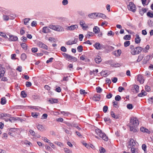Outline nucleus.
<instances>
[{
  "label": "nucleus",
  "instance_id": "1",
  "mask_svg": "<svg viewBox=\"0 0 153 153\" xmlns=\"http://www.w3.org/2000/svg\"><path fill=\"white\" fill-rule=\"evenodd\" d=\"M139 124V121L136 117H131L130 120V123L129 124L130 131L133 132L137 131L138 129L137 127Z\"/></svg>",
  "mask_w": 153,
  "mask_h": 153
},
{
  "label": "nucleus",
  "instance_id": "2",
  "mask_svg": "<svg viewBox=\"0 0 153 153\" xmlns=\"http://www.w3.org/2000/svg\"><path fill=\"white\" fill-rule=\"evenodd\" d=\"M130 49L131 53L132 55L139 54L141 52L143 49L140 47H134V46L132 45H131L130 46Z\"/></svg>",
  "mask_w": 153,
  "mask_h": 153
},
{
  "label": "nucleus",
  "instance_id": "3",
  "mask_svg": "<svg viewBox=\"0 0 153 153\" xmlns=\"http://www.w3.org/2000/svg\"><path fill=\"white\" fill-rule=\"evenodd\" d=\"M95 132L96 134L99 136L100 137L102 138L103 140L105 141L108 140V137L106 136L104 133L102 132L101 130L99 128L96 129L95 130Z\"/></svg>",
  "mask_w": 153,
  "mask_h": 153
},
{
  "label": "nucleus",
  "instance_id": "4",
  "mask_svg": "<svg viewBox=\"0 0 153 153\" xmlns=\"http://www.w3.org/2000/svg\"><path fill=\"white\" fill-rule=\"evenodd\" d=\"M4 115L3 116V119L6 121H9L11 122H12L13 121H15L17 120V119L15 117H11L10 114H7L3 113Z\"/></svg>",
  "mask_w": 153,
  "mask_h": 153
},
{
  "label": "nucleus",
  "instance_id": "5",
  "mask_svg": "<svg viewBox=\"0 0 153 153\" xmlns=\"http://www.w3.org/2000/svg\"><path fill=\"white\" fill-rule=\"evenodd\" d=\"M49 27L51 29L58 32H62L64 30V28L59 25H49Z\"/></svg>",
  "mask_w": 153,
  "mask_h": 153
},
{
  "label": "nucleus",
  "instance_id": "6",
  "mask_svg": "<svg viewBox=\"0 0 153 153\" xmlns=\"http://www.w3.org/2000/svg\"><path fill=\"white\" fill-rule=\"evenodd\" d=\"M128 147L130 148L137 145V142L134 139L130 138L128 142Z\"/></svg>",
  "mask_w": 153,
  "mask_h": 153
},
{
  "label": "nucleus",
  "instance_id": "7",
  "mask_svg": "<svg viewBox=\"0 0 153 153\" xmlns=\"http://www.w3.org/2000/svg\"><path fill=\"white\" fill-rule=\"evenodd\" d=\"M128 8L129 10L133 12H134L136 11L135 6L134 4L131 2H130L128 5Z\"/></svg>",
  "mask_w": 153,
  "mask_h": 153
},
{
  "label": "nucleus",
  "instance_id": "8",
  "mask_svg": "<svg viewBox=\"0 0 153 153\" xmlns=\"http://www.w3.org/2000/svg\"><path fill=\"white\" fill-rule=\"evenodd\" d=\"M93 46L97 50H100L103 48V45L102 44H100L99 42H96Z\"/></svg>",
  "mask_w": 153,
  "mask_h": 153
},
{
  "label": "nucleus",
  "instance_id": "9",
  "mask_svg": "<svg viewBox=\"0 0 153 153\" xmlns=\"http://www.w3.org/2000/svg\"><path fill=\"white\" fill-rule=\"evenodd\" d=\"M38 45L39 47L46 50H48V46L41 42H38Z\"/></svg>",
  "mask_w": 153,
  "mask_h": 153
},
{
  "label": "nucleus",
  "instance_id": "10",
  "mask_svg": "<svg viewBox=\"0 0 153 153\" xmlns=\"http://www.w3.org/2000/svg\"><path fill=\"white\" fill-rule=\"evenodd\" d=\"M18 40V38L16 36L13 35H9V40L11 41H16Z\"/></svg>",
  "mask_w": 153,
  "mask_h": 153
},
{
  "label": "nucleus",
  "instance_id": "11",
  "mask_svg": "<svg viewBox=\"0 0 153 153\" xmlns=\"http://www.w3.org/2000/svg\"><path fill=\"white\" fill-rule=\"evenodd\" d=\"M50 28L48 27L45 26L42 28V32L43 33H47L51 32V30L49 29Z\"/></svg>",
  "mask_w": 153,
  "mask_h": 153
},
{
  "label": "nucleus",
  "instance_id": "12",
  "mask_svg": "<svg viewBox=\"0 0 153 153\" xmlns=\"http://www.w3.org/2000/svg\"><path fill=\"white\" fill-rule=\"evenodd\" d=\"M137 80L138 81H139L141 84H143L144 82L143 78L141 75H137Z\"/></svg>",
  "mask_w": 153,
  "mask_h": 153
},
{
  "label": "nucleus",
  "instance_id": "13",
  "mask_svg": "<svg viewBox=\"0 0 153 153\" xmlns=\"http://www.w3.org/2000/svg\"><path fill=\"white\" fill-rule=\"evenodd\" d=\"M109 63L110 65L112 67H120V64L118 63H116L112 61H109Z\"/></svg>",
  "mask_w": 153,
  "mask_h": 153
},
{
  "label": "nucleus",
  "instance_id": "14",
  "mask_svg": "<svg viewBox=\"0 0 153 153\" xmlns=\"http://www.w3.org/2000/svg\"><path fill=\"white\" fill-rule=\"evenodd\" d=\"M5 72V68L2 67V65H0V78L3 76Z\"/></svg>",
  "mask_w": 153,
  "mask_h": 153
},
{
  "label": "nucleus",
  "instance_id": "15",
  "mask_svg": "<svg viewBox=\"0 0 153 153\" xmlns=\"http://www.w3.org/2000/svg\"><path fill=\"white\" fill-rule=\"evenodd\" d=\"M77 39L75 38L74 39V40H70L68 41L66 43V44L68 45H72L73 44H76L77 42Z\"/></svg>",
  "mask_w": 153,
  "mask_h": 153
},
{
  "label": "nucleus",
  "instance_id": "16",
  "mask_svg": "<svg viewBox=\"0 0 153 153\" xmlns=\"http://www.w3.org/2000/svg\"><path fill=\"white\" fill-rule=\"evenodd\" d=\"M100 95L99 94H95L93 97L92 99L94 100L97 101H99L100 99Z\"/></svg>",
  "mask_w": 153,
  "mask_h": 153
},
{
  "label": "nucleus",
  "instance_id": "17",
  "mask_svg": "<svg viewBox=\"0 0 153 153\" xmlns=\"http://www.w3.org/2000/svg\"><path fill=\"white\" fill-rule=\"evenodd\" d=\"M11 15L9 16L3 15V18L4 21H8L9 19H13L15 18V17H12V18H11Z\"/></svg>",
  "mask_w": 153,
  "mask_h": 153
},
{
  "label": "nucleus",
  "instance_id": "18",
  "mask_svg": "<svg viewBox=\"0 0 153 153\" xmlns=\"http://www.w3.org/2000/svg\"><path fill=\"white\" fill-rule=\"evenodd\" d=\"M131 151L132 153H139V151L137 148L132 147L131 148Z\"/></svg>",
  "mask_w": 153,
  "mask_h": 153
},
{
  "label": "nucleus",
  "instance_id": "19",
  "mask_svg": "<svg viewBox=\"0 0 153 153\" xmlns=\"http://www.w3.org/2000/svg\"><path fill=\"white\" fill-rule=\"evenodd\" d=\"M141 39L139 36L138 34L136 35V38L135 39V42L136 44L140 43L141 41Z\"/></svg>",
  "mask_w": 153,
  "mask_h": 153
},
{
  "label": "nucleus",
  "instance_id": "20",
  "mask_svg": "<svg viewBox=\"0 0 153 153\" xmlns=\"http://www.w3.org/2000/svg\"><path fill=\"white\" fill-rule=\"evenodd\" d=\"M62 55L67 60L69 61L71 56L68 54L64 53H62Z\"/></svg>",
  "mask_w": 153,
  "mask_h": 153
},
{
  "label": "nucleus",
  "instance_id": "21",
  "mask_svg": "<svg viewBox=\"0 0 153 153\" xmlns=\"http://www.w3.org/2000/svg\"><path fill=\"white\" fill-rule=\"evenodd\" d=\"M78 26L76 25H72L68 27V29L69 30H73L76 28H78Z\"/></svg>",
  "mask_w": 153,
  "mask_h": 153
},
{
  "label": "nucleus",
  "instance_id": "22",
  "mask_svg": "<svg viewBox=\"0 0 153 153\" xmlns=\"http://www.w3.org/2000/svg\"><path fill=\"white\" fill-rule=\"evenodd\" d=\"M140 130L143 132H146L148 133H150V131L148 129L144 127H141L140 128Z\"/></svg>",
  "mask_w": 153,
  "mask_h": 153
},
{
  "label": "nucleus",
  "instance_id": "23",
  "mask_svg": "<svg viewBox=\"0 0 153 153\" xmlns=\"http://www.w3.org/2000/svg\"><path fill=\"white\" fill-rule=\"evenodd\" d=\"M113 54H114L116 56H119L121 53V50L120 49L118 50L117 51H115L113 52Z\"/></svg>",
  "mask_w": 153,
  "mask_h": 153
},
{
  "label": "nucleus",
  "instance_id": "24",
  "mask_svg": "<svg viewBox=\"0 0 153 153\" xmlns=\"http://www.w3.org/2000/svg\"><path fill=\"white\" fill-rule=\"evenodd\" d=\"M36 127L40 131H43L44 129L43 126L40 124H36Z\"/></svg>",
  "mask_w": 153,
  "mask_h": 153
},
{
  "label": "nucleus",
  "instance_id": "25",
  "mask_svg": "<svg viewBox=\"0 0 153 153\" xmlns=\"http://www.w3.org/2000/svg\"><path fill=\"white\" fill-rule=\"evenodd\" d=\"M146 92L144 90H142L141 92L138 94V96L139 97H142L143 96H146Z\"/></svg>",
  "mask_w": 153,
  "mask_h": 153
},
{
  "label": "nucleus",
  "instance_id": "26",
  "mask_svg": "<svg viewBox=\"0 0 153 153\" xmlns=\"http://www.w3.org/2000/svg\"><path fill=\"white\" fill-rule=\"evenodd\" d=\"M20 45L22 48L25 50H26L27 49V45L25 43H21Z\"/></svg>",
  "mask_w": 153,
  "mask_h": 153
},
{
  "label": "nucleus",
  "instance_id": "27",
  "mask_svg": "<svg viewBox=\"0 0 153 153\" xmlns=\"http://www.w3.org/2000/svg\"><path fill=\"white\" fill-rule=\"evenodd\" d=\"M96 16L97 17H99L103 19H104L106 17L105 15L100 13H96Z\"/></svg>",
  "mask_w": 153,
  "mask_h": 153
},
{
  "label": "nucleus",
  "instance_id": "28",
  "mask_svg": "<svg viewBox=\"0 0 153 153\" xmlns=\"http://www.w3.org/2000/svg\"><path fill=\"white\" fill-rule=\"evenodd\" d=\"M100 31L99 28L97 26H95L93 28V31L95 33H98Z\"/></svg>",
  "mask_w": 153,
  "mask_h": 153
},
{
  "label": "nucleus",
  "instance_id": "29",
  "mask_svg": "<svg viewBox=\"0 0 153 153\" xmlns=\"http://www.w3.org/2000/svg\"><path fill=\"white\" fill-rule=\"evenodd\" d=\"M95 61L97 63H99L102 61L101 57L100 56H98V57L95 58Z\"/></svg>",
  "mask_w": 153,
  "mask_h": 153
},
{
  "label": "nucleus",
  "instance_id": "30",
  "mask_svg": "<svg viewBox=\"0 0 153 153\" xmlns=\"http://www.w3.org/2000/svg\"><path fill=\"white\" fill-rule=\"evenodd\" d=\"M49 102L51 103H57L58 102V100L56 99L52 98L49 100Z\"/></svg>",
  "mask_w": 153,
  "mask_h": 153
},
{
  "label": "nucleus",
  "instance_id": "31",
  "mask_svg": "<svg viewBox=\"0 0 153 153\" xmlns=\"http://www.w3.org/2000/svg\"><path fill=\"white\" fill-rule=\"evenodd\" d=\"M147 16L149 17L153 18V12L151 11H149L147 13Z\"/></svg>",
  "mask_w": 153,
  "mask_h": 153
},
{
  "label": "nucleus",
  "instance_id": "32",
  "mask_svg": "<svg viewBox=\"0 0 153 153\" xmlns=\"http://www.w3.org/2000/svg\"><path fill=\"white\" fill-rule=\"evenodd\" d=\"M89 17L91 18H95L97 17L96 13H93L89 14L88 15Z\"/></svg>",
  "mask_w": 153,
  "mask_h": 153
},
{
  "label": "nucleus",
  "instance_id": "33",
  "mask_svg": "<svg viewBox=\"0 0 153 153\" xmlns=\"http://www.w3.org/2000/svg\"><path fill=\"white\" fill-rule=\"evenodd\" d=\"M98 72V69H96L95 70H93V71H90V74L91 75L94 74V75H96L97 73Z\"/></svg>",
  "mask_w": 153,
  "mask_h": 153
},
{
  "label": "nucleus",
  "instance_id": "34",
  "mask_svg": "<svg viewBox=\"0 0 153 153\" xmlns=\"http://www.w3.org/2000/svg\"><path fill=\"white\" fill-rule=\"evenodd\" d=\"M94 35L93 33L91 32H88L86 35V37L89 38L90 36H93Z\"/></svg>",
  "mask_w": 153,
  "mask_h": 153
},
{
  "label": "nucleus",
  "instance_id": "35",
  "mask_svg": "<svg viewBox=\"0 0 153 153\" xmlns=\"http://www.w3.org/2000/svg\"><path fill=\"white\" fill-rule=\"evenodd\" d=\"M63 150L65 153H72V150L67 148H64Z\"/></svg>",
  "mask_w": 153,
  "mask_h": 153
},
{
  "label": "nucleus",
  "instance_id": "36",
  "mask_svg": "<svg viewBox=\"0 0 153 153\" xmlns=\"http://www.w3.org/2000/svg\"><path fill=\"white\" fill-rule=\"evenodd\" d=\"M143 55L140 54L138 56V59L137 60V62H140L143 58Z\"/></svg>",
  "mask_w": 153,
  "mask_h": 153
},
{
  "label": "nucleus",
  "instance_id": "37",
  "mask_svg": "<svg viewBox=\"0 0 153 153\" xmlns=\"http://www.w3.org/2000/svg\"><path fill=\"white\" fill-rule=\"evenodd\" d=\"M27 58L26 55L25 53H22L21 56V58L23 61H24Z\"/></svg>",
  "mask_w": 153,
  "mask_h": 153
},
{
  "label": "nucleus",
  "instance_id": "38",
  "mask_svg": "<svg viewBox=\"0 0 153 153\" xmlns=\"http://www.w3.org/2000/svg\"><path fill=\"white\" fill-rule=\"evenodd\" d=\"M111 114L112 117L116 119H117L118 118V116L117 115H115L113 111H111Z\"/></svg>",
  "mask_w": 153,
  "mask_h": 153
},
{
  "label": "nucleus",
  "instance_id": "39",
  "mask_svg": "<svg viewBox=\"0 0 153 153\" xmlns=\"http://www.w3.org/2000/svg\"><path fill=\"white\" fill-rule=\"evenodd\" d=\"M6 102V100L5 97H3L1 99V103L2 105H4L5 104Z\"/></svg>",
  "mask_w": 153,
  "mask_h": 153
},
{
  "label": "nucleus",
  "instance_id": "40",
  "mask_svg": "<svg viewBox=\"0 0 153 153\" xmlns=\"http://www.w3.org/2000/svg\"><path fill=\"white\" fill-rule=\"evenodd\" d=\"M60 113L61 114H63V115L65 117L68 116L70 114L69 112L67 111L65 112L64 111H60Z\"/></svg>",
  "mask_w": 153,
  "mask_h": 153
},
{
  "label": "nucleus",
  "instance_id": "41",
  "mask_svg": "<svg viewBox=\"0 0 153 153\" xmlns=\"http://www.w3.org/2000/svg\"><path fill=\"white\" fill-rule=\"evenodd\" d=\"M39 114L38 113L32 112L31 113V115L33 117L36 118L37 117Z\"/></svg>",
  "mask_w": 153,
  "mask_h": 153
},
{
  "label": "nucleus",
  "instance_id": "42",
  "mask_svg": "<svg viewBox=\"0 0 153 153\" xmlns=\"http://www.w3.org/2000/svg\"><path fill=\"white\" fill-rule=\"evenodd\" d=\"M131 37V35H126L124 36L123 39L125 40H129L130 39Z\"/></svg>",
  "mask_w": 153,
  "mask_h": 153
},
{
  "label": "nucleus",
  "instance_id": "43",
  "mask_svg": "<svg viewBox=\"0 0 153 153\" xmlns=\"http://www.w3.org/2000/svg\"><path fill=\"white\" fill-rule=\"evenodd\" d=\"M96 90L97 92L99 93H101L102 91V89L99 86L96 88Z\"/></svg>",
  "mask_w": 153,
  "mask_h": 153
},
{
  "label": "nucleus",
  "instance_id": "44",
  "mask_svg": "<svg viewBox=\"0 0 153 153\" xmlns=\"http://www.w3.org/2000/svg\"><path fill=\"white\" fill-rule=\"evenodd\" d=\"M77 60V59L76 58L71 56L70 60L69 61H71V62H75Z\"/></svg>",
  "mask_w": 153,
  "mask_h": 153
},
{
  "label": "nucleus",
  "instance_id": "45",
  "mask_svg": "<svg viewBox=\"0 0 153 153\" xmlns=\"http://www.w3.org/2000/svg\"><path fill=\"white\" fill-rule=\"evenodd\" d=\"M87 92H85V91L83 89H80V94L82 95H85V94H88Z\"/></svg>",
  "mask_w": 153,
  "mask_h": 153
},
{
  "label": "nucleus",
  "instance_id": "46",
  "mask_svg": "<svg viewBox=\"0 0 153 153\" xmlns=\"http://www.w3.org/2000/svg\"><path fill=\"white\" fill-rule=\"evenodd\" d=\"M142 149L144 150L145 153H146V146L145 144H143L142 146Z\"/></svg>",
  "mask_w": 153,
  "mask_h": 153
},
{
  "label": "nucleus",
  "instance_id": "47",
  "mask_svg": "<svg viewBox=\"0 0 153 153\" xmlns=\"http://www.w3.org/2000/svg\"><path fill=\"white\" fill-rule=\"evenodd\" d=\"M26 107H28L32 109H35L36 111L38 110L39 109V108L36 106H26Z\"/></svg>",
  "mask_w": 153,
  "mask_h": 153
},
{
  "label": "nucleus",
  "instance_id": "48",
  "mask_svg": "<svg viewBox=\"0 0 153 153\" xmlns=\"http://www.w3.org/2000/svg\"><path fill=\"white\" fill-rule=\"evenodd\" d=\"M54 143L57 145L58 146L62 147L63 146V144L60 142L56 141L54 142Z\"/></svg>",
  "mask_w": 153,
  "mask_h": 153
},
{
  "label": "nucleus",
  "instance_id": "49",
  "mask_svg": "<svg viewBox=\"0 0 153 153\" xmlns=\"http://www.w3.org/2000/svg\"><path fill=\"white\" fill-rule=\"evenodd\" d=\"M130 42L129 41H126L124 43V46L125 47H127L129 45Z\"/></svg>",
  "mask_w": 153,
  "mask_h": 153
},
{
  "label": "nucleus",
  "instance_id": "50",
  "mask_svg": "<svg viewBox=\"0 0 153 153\" xmlns=\"http://www.w3.org/2000/svg\"><path fill=\"white\" fill-rule=\"evenodd\" d=\"M21 94L22 97H23L25 98L27 96V94L24 91H22Z\"/></svg>",
  "mask_w": 153,
  "mask_h": 153
},
{
  "label": "nucleus",
  "instance_id": "51",
  "mask_svg": "<svg viewBox=\"0 0 153 153\" xmlns=\"http://www.w3.org/2000/svg\"><path fill=\"white\" fill-rule=\"evenodd\" d=\"M77 50L79 52H81L83 50V47L81 45L79 46L77 48Z\"/></svg>",
  "mask_w": 153,
  "mask_h": 153
},
{
  "label": "nucleus",
  "instance_id": "52",
  "mask_svg": "<svg viewBox=\"0 0 153 153\" xmlns=\"http://www.w3.org/2000/svg\"><path fill=\"white\" fill-rule=\"evenodd\" d=\"M42 139L43 141H45V142H46V143H49L50 142V141L49 140L47 139V138L46 137H42Z\"/></svg>",
  "mask_w": 153,
  "mask_h": 153
},
{
  "label": "nucleus",
  "instance_id": "53",
  "mask_svg": "<svg viewBox=\"0 0 153 153\" xmlns=\"http://www.w3.org/2000/svg\"><path fill=\"white\" fill-rule=\"evenodd\" d=\"M64 123L66 124L67 126L69 127V129H71L72 127V124H71L70 123L67 122H64Z\"/></svg>",
  "mask_w": 153,
  "mask_h": 153
},
{
  "label": "nucleus",
  "instance_id": "54",
  "mask_svg": "<svg viewBox=\"0 0 153 153\" xmlns=\"http://www.w3.org/2000/svg\"><path fill=\"white\" fill-rule=\"evenodd\" d=\"M134 88L136 92L138 93L139 92V86L137 85H135L134 86Z\"/></svg>",
  "mask_w": 153,
  "mask_h": 153
},
{
  "label": "nucleus",
  "instance_id": "55",
  "mask_svg": "<svg viewBox=\"0 0 153 153\" xmlns=\"http://www.w3.org/2000/svg\"><path fill=\"white\" fill-rule=\"evenodd\" d=\"M121 99L120 96L119 95H117L115 98V99L116 101H119Z\"/></svg>",
  "mask_w": 153,
  "mask_h": 153
},
{
  "label": "nucleus",
  "instance_id": "56",
  "mask_svg": "<svg viewBox=\"0 0 153 153\" xmlns=\"http://www.w3.org/2000/svg\"><path fill=\"white\" fill-rule=\"evenodd\" d=\"M61 50L64 52L67 51V50L66 48L64 46H62L60 48Z\"/></svg>",
  "mask_w": 153,
  "mask_h": 153
},
{
  "label": "nucleus",
  "instance_id": "57",
  "mask_svg": "<svg viewBox=\"0 0 153 153\" xmlns=\"http://www.w3.org/2000/svg\"><path fill=\"white\" fill-rule=\"evenodd\" d=\"M30 19L28 18H26L24 19V24L25 25H27V23L29 22Z\"/></svg>",
  "mask_w": 153,
  "mask_h": 153
},
{
  "label": "nucleus",
  "instance_id": "58",
  "mask_svg": "<svg viewBox=\"0 0 153 153\" xmlns=\"http://www.w3.org/2000/svg\"><path fill=\"white\" fill-rule=\"evenodd\" d=\"M149 45H147L146 46V47L145 48H144L143 49V51H144V52H145V53L147 52V51L146 50H149Z\"/></svg>",
  "mask_w": 153,
  "mask_h": 153
},
{
  "label": "nucleus",
  "instance_id": "59",
  "mask_svg": "<svg viewBox=\"0 0 153 153\" xmlns=\"http://www.w3.org/2000/svg\"><path fill=\"white\" fill-rule=\"evenodd\" d=\"M112 103L114 107L116 108H117V102L116 101H113Z\"/></svg>",
  "mask_w": 153,
  "mask_h": 153
},
{
  "label": "nucleus",
  "instance_id": "60",
  "mask_svg": "<svg viewBox=\"0 0 153 153\" xmlns=\"http://www.w3.org/2000/svg\"><path fill=\"white\" fill-rule=\"evenodd\" d=\"M100 153H105V149L101 147L100 149Z\"/></svg>",
  "mask_w": 153,
  "mask_h": 153
},
{
  "label": "nucleus",
  "instance_id": "61",
  "mask_svg": "<svg viewBox=\"0 0 153 153\" xmlns=\"http://www.w3.org/2000/svg\"><path fill=\"white\" fill-rule=\"evenodd\" d=\"M32 85L31 83L30 82L27 81L26 82V85L27 87H30Z\"/></svg>",
  "mask_w": 153,
  "mask_h": 153
},
{
  "label": "nucleus",
  "instance_id": "62",
  "mask_svg": "<svg viewBox=\"0 0 153 153\" xmlns=\"http://www.w3.org/2000/svg\"><path fill=\"white\" fill-rule=\"evenodd\" d=\"M127 107L128 109H131L133 108V107L132 104H128L127 105Z\"/></svg>",
  "mask_w": 153,
  "mask_h": 153
},
{
  "label": "nucleus",
  "instance_id": "63",
  "mask_svg": "<svg viewBox=\"0 0 153 153\" xmlns=\"http://www.w3.org/2000/svg\"><path fill=\"white\" fill-rule=\"evenodd\" d=\"M108 107L106 105H105L103 108V111L104 113H106L108 109Z\"/></svg>",
  "mask_w": 153,
  "mask_h": 153
},
{
  "label": "nucleus",
  "instance_id": "64",
  "mask_svg": "<svg viewBox=\"0 0 153 153\" xmlns=\"http://www.w3.org/2000/svg\"><path fill=\"white\" fill-rule=\"evenodd\" d=\"M47 116H48V115L47 114H44L42 115V117L41 119H46L47 118Z\"/></svg>",
  "mask_w": 153,
  "mask_h": 153
}]
</instances>
